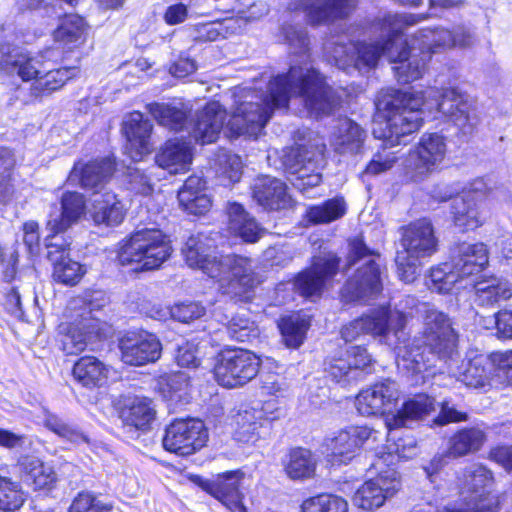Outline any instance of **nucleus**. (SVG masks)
Listing matches in <instances>:
<instances>
[{
	"instance_id": "1",
	"label": "nucleus",
	"mask_w": 512,
	"mask_h": 512,
	"mask_svg": "<svg viewBox=\"0 0 512 512\" xmlns=\"http://www.w3.org/2000/svg\"><path fill=\"white\" fill-rule=\"evenodd\" d=\"M235 110L228 127L237 136L256 138L276 109L287 108L291 98H299L312 118L330 115L339 98L325 78L308 62L291 65L287 74H279L260 87H238L234 92Z\"/></svg>"
},
{
	"instance_id": "2",
	"label": "nucleus",
	"mask_w": 512,
	"mask_h": 512,
	"mask_svg": "<svg viewBox=\"0 0 512 512\" xmlns=\"http://www.w3.org/2000/svg\"><path fill=\"white\" fill-rule=\"evenodd\" d=\"M376 107L384 113L385 119L376 122L373 135L383 140V150L375 154L366 167L365 173L371 175L392 168L396 161L395 153L387 149L404 144L403 139L406 135L420 129L424 121L425 108L436 107L463 134H471L476 125L465 95L455 88H446L442 92L433 88L425 92L386 88L379 92Z\"/></svg>"
},
{
	"instance_id": "3",
	"label": "nucleus",
	"mask_w": 512,
	"mask_h": 512,
	"mask_svg": "<svg viewBox=\"0 0 512 512\" xmlns=\"http://www.w3.org/2000/svg\"><path fill=\"white\" fill-rule=\"evenodd\" d=\"M424 19L423 15L415 14H386L379 21L382 36L386 39L371 43H353L345 35L329 38L324 44L327 60L339 69L348 71L358 70L365 73L375 68L381 56L386 57L393 67L399 82L409 83L422 77L425 70V60L416 55H410V42L403 40L404 30Z\"/></svg>"
},
{
	"instance_id": "4",
	"label": "nucleus",
	"mask_w": 512,
	"mask_h": 512,
	"mask_svg": "<svg viewBox=\"0 0 512 512\" xmlns=\"http://www.w3.org/2000/svg\"><path fill=\"white\" fill-rule=\"evenodd\" d=\"M214 243L203 233L190 236L182 248L186 263L215 279L223 295L231 299L247 298V292L257 284L251 259L219 254Z\"/></svg>"
},
{
	"instance_id": "5",
	"label": "nucleus",
	"mask_w": 512,
	"mask_h": 512,
	"mask_svg": "<svg viewBox=\"0 0 512 512\" xmlns=\"http://www.w3.org/2000/svg\"><path fill=\"white\" fill-rule=\"evenodd\" d=\"M423 346L413 342L401 346L397 351L398 367L411 373H421L434 366L433 359L443 362L454 361L458 356V334L448 314L434 306L424 305Z\"/></svg>"
},
{
	"instance_id": "6",
	"label": "nucleus",
	"mask_w": 512,
	"mask_h": 512,
	"mask_svg": "<svg viewBox=\"0 0 512 512\" xmlns=\"http://www.w3.org/2000/svg\"><path fill=\"white\" fill-rule=\"evenodd\" d=\"M168 237L159 229L137 230L118 244L117 261L122 266H134V270L159 268L171 255Z\"/></svg>"
},
{
	"instance_id": "7",
	"label": "nucleus",
	"mask_w": 512,
	"mask_h": 512,
	"mask_svg": "<svg viewBox=\"0 0 512 512\" xmlns=\"http://www.w3.org/2000/svg\"><path fill=\"white\" fill-rule=\"evenodd\" d=\"M436 251L437 240L429 220L419 219L404 227L395 257L400 279L406 283L413 282L419 275L422 260Z\"/></svg>"
},
{
	"instance_id": "8",
	"label": "nucleus",
	"mask_w": 512,
	"mask_h": 512,
	"mask_svg": "<svg viewBox=\"0 0 512 512\" xmlns=\"http://www.w3.org/2000/svg\"><path fill=\"white\" fill-rule=\"evenodd\" d=\"M458 483L459 499L447 504L444 507L446 512H498L501 498L489 491L494 479L484 465L474 463L467 466L458 477Z\"/></svg>"
},
{
	"instance_id": "9",
	"label": "nucleus",
	"mask_w": 512,
	"mask_h": 512,
	"mask_svg": "<svg viewBox=\"0 0 512 512\" xmlns=\"http://www.w3.org/2000/svg\"><path fill=\"white\" fill-rule=\"evenodd\" d=\"M405 324L406 318L402 312L381 307L345 325L341 335L346 342H351L364 334L379 337L382 343L397 352L399 344L404 343L406 339Z\"/></svg>"
},
{
	"instance_id": "10",
	"label": "nucleus",
	"mask_w": 512,
	"mask_h": 512,
	"mask_svg": "<svg viewBox=\"0 0 512 512\" xmlns=\"http://www.w3.org/2000/svg\"><path fill=\"white\" fill-rule=\"evenodd\" d=\"M349 246V265H354L366 257L369 259L347 280L341 290V297L346 303L367 302L382 291V271L361 239L352 240Z\"/></svg>"
},
{
	"instance_id": "11",
	"label": "nucleus",
	"mask_w": 512,
	"mask_h": 512,
	"mask_svg": "<svg viewBox=\"0 0 512 512\" xmlns=\"http://www.w3.org/2000/svg\"><path fill=\"white\" fill-rule=\"evenodd\" d=\"M260 365V359L247 349H226L217 356L215 379L226 388L242 387L257 376Z\"/></svg>"
},
{
	"instance_id": "12",
	"label": "nucleus",
	"mask_w": 512,
	"mask_h": 512,
	"mask_svg": "<svg viewBox=\"0 0 512 512\" xmlns=\"http://www.w3.org/2000/svg\"><path fill=\"white\" fill-rule=\"evenodd\" d=\"M447 154L446 137L440 133H424L406 159L410 178L419 182L429 177L443 163Z\"/></svg>"
},
{
	"instance_id": "13",
	"label": "nucleus",
	"mask_w": 512,
	"mask_h": 512,
	"mask_svg": "<svg viewBox=\"0 0 512 512\" xmlns=\"http://www.w3.org/2000/svg\"><path fill=\"white\" fill-rule=\"evenodd\" d=\"M208 433L198 419H177L165 431L163 447L180 456H188L205 446Z\"/></svg>"
},
{
	"instance_id": "14",
	"label": "nucleus",
	"mask_w": 512,
	"mask_h": 512,
	"mask_svg": "<svg viewBox=\"0 0 512 512\" xmlns=\"http://www.w3.org/2000/svg\"><path fill=\"white\" fill-rule=\"evenodd\" d=\"M376 435L366 426H350L333 433L325 439L328 461L333 465L349 463L367 441L376 440Z\"/></svg>"
},
{
	"instance_id": "15",
	"label": "nucleus",
	"mask_w": 512,
	"mask_h": 512,
	"mask_svg": "<svg viewBox=\"0 0 512 512\" xmlns=\"http://www.w3.org/2000/svg\"><path fill=\"white\" fill-rule=\"evenodd\" d=\"M47 258L53 265V279L64 285H76L83 275V266L68 255L70 242L63 236L47 235L44 240Z\"/></svg>"
},
{
	"instance_id": "16",
	"label": "nucleus",
	"mask_w": 512,
	"mask_h": 512,
	"mask_svg": "<svg viewBox=\"0 0 512 512\" xmlns=\"http://www.w3.org/2000/svg\"><path fill=\"white\" fill-rule=\"evenodd\" d=\"M338 266L339 259L332 253L314 257L311 266L296 276L293 286L303 297H319L325 282L337 273Z\"/></svg>"
},
{
	"instance_id": "17",
	"label": "nucleus",
	"mask_w": 512,
	"mask_h": 512,
	"mask_svg": "<svg viewBox=\"0 0 512 512\" xmlns=\"http://www.w3.org/2000/svg\"><path fill=\"white\" fill-rule=\"evenodd\" d=\"M399 399L397 384L385 379L363 389L356 397V407L364 416L396 414L393 409Z\"/></svg>"
},
{
	"instance_id": "18",
	"label": "nucleus",
	"mask_w": 512,
	"mask_h": 512,
	"mask_svg": "<svg viewBox=\"0 0 512 512\" xmlns=\"http://www.w3.org/2000/svg\"><path fill=\"white\" fill-rule=\"evenodd\" d=\"M121 359L132 366H142L157 361L161 356V343L154 334L146 331L128 332L119 340Z\"/></svg>"
},
{
	"instance_id": "19",
	"label": "nucleus",
	"mask_w": 512,
	"mask_h": 512,
	"mask_svg": "<svg viewBox=\"0 0 512 512\" xmlns=\"http://www.w3.org/2000/svg\"><path fill=\"white\" fill-rule=\"evenodd\" d=\"M367 132L348 117L334 121L329 134V145L339 156L352 158L363 152Z\"/></svg>"
},
{
	"instance_id": "20",
	"label": "nucleus",
	"mask_w": 512,
	"mask_h": 512,
	"mask_svg": "<svg viewBox=\"0 0 512 512\" xmlns=\"http://www.w3.org/2000/svg\"><path fill=\"white\" fill-rule=\"evenodd\" d=\"M243 473L239 470L227 471L218 474L215 479H202L197 477L196 483L210 495L218 499L232 512H246L242 503L239 484Z\"/></svg>"
},
{
	"instance_id": "21",
	"label": "nucleus",
	"mask_w": 512,
	"mask_h": 512,
	"mask_svg": "<svg viewBox=\"0 0 512 512\" xmlns=\"http://www.w3.org/2000/svg\"><path fill=\"white\" fill-rule=\"evenodd\" d=\"M400 488L396 472L389 470L385 475L366 481L357 489L353 503L363 510H374L381 507L386 499L392 497Z\"/></svg>"
},
{
	"instance_id": "22",
	"label": "nucleus",
	"mask_w": 512,
	"mask_h": 512,
	"mask_svg": "<svg viewBox=\"0 0 512 512\" xmlns=\"http://www.w3.org/2000/svg\"><path fill=\"white\" fill-rule=\"evenodd\" d=\"M449 373L465 386L486 390L491 386L493 363L484 355L462 360L458 364L457 356L454 361L445 362Z\"/></svg>"
},
{
	"instance_id": "23",
	"label": "nucleus",
	"mask_w": 512,
	"mask_h": 512,
	"mask_svg": "<svg viewBox=\"0 0 512 512\" xmlns=\"http://www.w3.org/2000/svg\"><path fill=\"white\" fill-rule=\"evenodd\" d=\"M153 124L139 111L127 114L122 122V133L126 138V152L132 160L138 161L151 150Z\"/></svg>"
},
{
	"instance_id": "24",
	"label": "nucleus",
	"mask_w": 512,
	"mask_h": 512,
	"mask_svg": "<svg viewBox=\"0 0 512 512\" xmlns=\"http://www.w3.org/2000/svg\"><path fill=\"white\" fill-rule=\"evenodd\" d=\"M114 172V162L103 158L88 163H75L67 181L71 185H80L86 190L93 191L94 196L104 189L105 184Z\"/></svg>"
},
{
	"instance_id": "25",
	"label": "nucleus",
	"mask_w": 512,
	"mask_h": 512,
	"mask_svg": "<svg viewBox=\"0 0 512 512\" xmlns=\"http://www.w3.org/2000/svg\"><path fill=\"white\" fill-rule=\"evenodd\" d=\"M227 117L226 110L216 101L208 103L190 124L189 136L202 145L215 142Z\"/></svg>"
},
{
	"instance_id": "26",
	"label": "nucleus",
	"mask_w": 512,
	"mask_h": 512,
	"mask_svg": "<svg viewBox=\"0 0 512 512\" xmlns=\"http://www.w3.org/2000/svg\"><path fill=\"white\" fill-rule=\"evenodd\" d=\"M308 23L312 26L327 25L347 17L356 0H298Z\"/></svg>"
},
{
	"instance_id": "27",
	"label": "nucleus",
	"mask_w": 512,
	"mask_h": 512,
	"mask_svg": "<svg viewBox=\"0 0 512 512\" xmlns=\"http://www.w3.org/2000/svg\"><path fill=\"white\" fill-rule=\"evenodd\" d=\"M86 214V203L84 196L78 192L64 193L61 198V211L57 209L49 214L46 230L47 235H57L68 230Z\"/></svg>"
},
{
	"instance_id": "28",
	"label": "nucleus",
	"mask_w": 512,
	"mask_h": 512,
	"mask_svg": "<svg viewBox=\"0 0 512 512\" xmlns=\"http://www.w3.org/2000/svg\"><path fill=\"white\" fill-rule=\"evenodd\" d=\"M0 70L16 73L23 81L37 80L42 72V62L10 44L0 46Z\"/></svg>"
},
{
	"instance_id": "29",
	"label": "nucleus",
	"mask_w": 512,
	"mask_h": 512,
	"mask_svg": "<svg viewBox=\"0 0 512 512\" xmlns=\"http://www.w3.org/2000/svg\"><path fill=\"white\" fill-rule=\"evenodd\" d=\"M252 194L254 200L268 210H281L290 206L291 197L286 184L274 177L262 176L256 179Z\"/></svg>"
},
{
	"instance_id": "30",
	"label": "nucleus",
	"mask_w": 512,
	"mask_h": 512,
	"mask_svg": "<svg viewBox=\"0 0 512 512\" xmlns=\"http://www.w3.org/2000/svg\"><path fill=\"white\" fill-rule=\"evenodd\" d=\"M452 261L463 280L484 269L488 264V250L483 243H461L455 248Z\"/></svg>"
},
{
	"instance_id": "31",
	"label": "nucleus",
	"mask_w": 512,
	"mask_h": 512,
	"mask_svg": "<svg viewBox=\"0 0 512 512\" xmlns=\"http://www.w3.org/2000/svg\"><path fill=\"white\" fill-rule=\"evenodd\" d=\"M228 230L235 236L240 237L248 243L257 242L264 234V229L258 224L256 219L251 216L237 202H228L226 206Z\"/></svg>"
},
{
	"instance_id": "32",
	"label": "nucleus",
	"mask_w": 512,
	"mask_h": 512,
	"mask_svg": "<svg viewBox=\"0 0 512 512\" xmlns=\"http://www.w3.org/2000/svg\"><path fill=\"white\" fill-rule=\"evenodd\" d=\"M157 165L170 174L186 172L192 163L191 143L183 140H168L155 157Z\"/></svg>"
},
{
	"instance_id": "33",
	"label": "nucleus",
	"mask_w": 512,
	"mask_h": 512,
	"mask_svg": "<svg viewBox=\"0 0 512 512\" xmlns=\"http://www.w3.org/2000/svg\"><path fill=\"white\" fill-rule=\"evenodd\" d=\"M21 478L35 490L52 489L57 482L53 468L35 456L25 455L18 459Z\"/></svg>"
},
{
	"instance_id": "34",
	"label": "nucleus",
	"mask_w": 512,
	"mask_h": 512,
	"mask_svg": "<svg viewBox=\"0 0 512 512\" xmlns=\"http://www.w3.org/2000/svg\"><path fill=\"white\" fill-rule=\"evenodd\" d=\"M435 410V401L426 394H418L403 403L402 407L385 418V424L389 431L408 426L413 420L421 419Z\"/></svg>"
},
{
	"instance_id": "35",
	"label": "nucleus",
	"mask_w": 512,
	"mask_h": 512,
	"mask_svg": "<svg viewBox=\"0 0 512 512\" xmlns=\"http://www.w3.org/2000/svg\"><path fill=\"white\" fill-rule=\"evenodd\" d=\"M111 368L94 356H83L73 366V377L83 387L93 389L107 384Z\"/></svg>"
},
{
	"instance_id": "36",
	"label": "nucleus",
	"mask_w": 512,
	"mask_h": 512,
	"mask_svg": "<svg viewBox=\"0 0 512 512\" xmlns=\"http://www.w3.org/2000/svg\"><path fill=\"white\" fill-rule=\"evenodd\" d=\"M178 200L185 211L201 215L209 211L211 199L205 192V181L199 176H190L178 192Z\"/></svg>"
},
{
	"instance_id": "37",
	"label": "nucleus",
	"mask_w": 512,
	"mask_h": 512,
	"mask_svg": "<svg viewBox=\"0 0 512 512\" xmlns=\"http://www.w3.org/2000/svg\"><path fill=\"white\" fill-rule=\"evenodd\" d=\"M91 216L96 224L114 226L123 221L125 209L116 194L105 191L94 196Z\"/></svg>"
},
{
	"instance_id": "38",
	"label": "nucleus",
	"mask_w": 512,
	"mask_h": 512,
	"mask_svg": "<svg viewBox=\"0 0 512 512\" xmlns=\"http://www.w3.org/2000/svg\"><path fill=\"white\" fill-rule=\"evenodd\" d=\"M148 112L160 126L170 131H181L187 126V115L190 109L182 102L178 103H150Z\"/></svg>"
},
{
	"instance_id": "39",
	"label": "nucleus",
	"mask_w": 512,
	"mask_h": 512,
	"mask_svg": "<svg viewBox=\"0 0 512 512\" xmlns=\"http://www.w3.org/2000/svg\"><path fill=\"white\" fill-rule=\"evenodd\" d=\"M486 441L485 432L478 427L464 428L450 439L446 456L459 458L479 451Z\"/></svg>"
},
{
	"instance_id": "40",
	"label": "nucleus",
	"mask_w": 512,
	"mask_h": 512,
	"mask_svg": "<svg viewBox=\"0 0 512 512\" xmlns=\"http://www.w3.org/2000/svg\"><path fill=\"white\" fill-rule=\"evenodd\" d=\"M156 411L152 401L145 397H134L125 403L121 410V419L127 426L136 429H147L155 419Z\"/></svg>"
},
{
	"instance_id": "41",
	"label": "nucleus",
	"mask_w": 512,
	"mask_h": 512,
	"mask_svg": "<svg viewBox=\"0 0 512 512\" xmlns=\"http://www.w3.org/2000/svg\"><path fill=\"white\" fill-rule=\"evenodd\" d=\"M474 302L480 306H494L512 297V286L504 280L490 278L473 284Z\"/></svg>"
},
{
	"instance_id": "42",
	"label": "nucleus",
	"mask_w": 512,
	"mask_h": 512,
	"mask_svg": "<svg viewBox=\"0 0 512 512\" xmlns=\"http://www.w3.org/2000/svg\"><path fill=\"white\" fill-rule=\"evenodd\" d=\"M317 461L308 449L294 448L283 461L284 471L292 480H305L315 474Z\"/></svg>"
},
{
	"instance_id": "43",
	"label": "nucleus",
	"mask_w": 512,
	"mask_h": 512,
	"mask_svg": "<svg viewBox=\"0 0 512 512\" xmlns=\"http://www.w3.org/2000/svg\"><path fill=\"white\" fill-rule=\"evenodd\" d=\"M453 41V34L447 29L423 28L411 37L410 44L412 49H418L422 53H433L437 48L453 47Z\"/></svg>"
},
{
	"instance_id": "44",
	"label": "nucleus",
	"mask_w": 512,
	"mask_h": 512,
	"mask_svg": "<svg viewBox=\"0 0 512 512\" xmlns=\"http://www.w3.org/2000/svg\"><path fill=\"white\" fill-rule=\"evenodd\" d=\"M452 214L455 225L463 230H473L484 222L480 203L464 196L453 201Z\"/></svg>"
},
{
	"instance_id": "45",
	"label": "nucleus",
	"mask_w": 512,
	"mask_h": 512,
	"mask_svg": "<svg viewBox=\"0 0 512 512\" xmlns=\"http://www.w3.org/2000/svg\"><path fill=\"white\" fill-rule=\"evenodd\" d=\"M85 22L78 15H66L54 31V39L68 49L77 47L85 40Z\"/></svg>"
},
{
	"instance_id": "46",
	"label": "nucleus",
	"mask_w": 512,
	"mask_h": 512,
	"mask_svg": "<svg viewBox=\"0 0 512 512\" xmlns=\"http://www.w3.org/2000/svg\"><path fill=\"white\" fill-rule=\"evenodd\" d=\"M270 406L269 403H266L261 407H251L238 413L236 422L241 438L249 441L253 438L257 429L263 426L264 422L275 419L272 412L270 415L267 413Z\"/></svg>"
},
{
	"instance_id": "47",
	"label": "nucleus",
	"mask_w": 512,
	"mask_h": 512,
	"mask_svg": "<svg viewBox=\"0 0 512 512\" xmlns=\"http://www.w3.org/2000/svg\"><path fill=\"white\" fill-rule=\"evenodd\" d=\"M345 212V201L336 197L320 205L307 207L304 219L312 225L326 224L341 218Z\"/></svg>"
},
{
	"instance_id": "48",
	"label": "nucleus",
	"mask_w": 512,
	"mask_h": 512,
	"mask_svg": "<svg viewBox=\"0 0 512 512\" xmlns=\"http://www.w3.org/2000/svg\"><path fill=\"white\" fill-rule=\"evenodd\" d=\"M241 158L229 151H220L215 159L214 169L216 176L223 186H230L238 182L242 175Z\"/></svg>"
},
{
	"instance_id": "49",
	"label": "nucleus",
	"mask_w": 512,
	"mask_h": 512,
	"mask_svg": "<svg viewBox=\"0 0 512 512\" xmlns=\"http://www.w3.org/2000/svg\"><path fill=\"white\" fill-rule=\"evenodd\" d=\"M75 70L69 67H63L48 71L31 86V94L35 97H43L62 88L65 83L74 76Z\"/></svg>"
},
{
	"instance_id": "50",
	"label": "nucleus",
	"mask_w": 512,
	"mask_h": 512,
	"mask_svg": "<svg viewBox=\"0 0 512 512\" xmlns=\"http://www.w3.org/2000/svg\"><path fill=\"white\" fill-rule=\"evenodd\" d=\"M309 326V319L299 314L282 318L279 327L286 346L298 348L303 343Z\"/></svg>"
},
{
	"instance_id": "51",
	"label": "nucleus",
	"mask_w": 512,
	"mask_h": 512,
	"mask_svg": "<svg viewBox=\"0 0 512 512\" xmlns=\"http://www.w3.org/2000/svg\"><path fill=\"white\" fill-rule=\"evenodd\" d=\"M315 156L316 154H313L304 164L289 174L288 180L302 194H308L309 189L321 183V174L316 171Z\"/></svg>"
},
{
	"instance_id": "52",
	"label": "nucleus",
	"mask_w": 512,
	"mask_h": 512,
	"mask_svg": "<svg viewBox=\"0 0 512 512\" xmlns=\"http://www.w3.org/2000/svg\"><path fill=\"white\" fill-rule=\"evenodd\" d=\"M429 278L431 281L429 288L440 294L451 292L454 286L462 280L453 262L432 268Z\"/></svg>"
},
{
	"instance_id": "53",
	"label": "nucleus",
	"mask_w": 512,
	"mask_h": 512,
	"mask_svg": "<svg viewBox=\"0 0 512 512\" xmlns=\"http://www.w3.org/2000/svg\"><path fill=\"white\" fill-rule=\"evenodd\" d=\"M302 512H348V502L334 494H320L305 500Z\"/></svg>"
},
{
	"instance_id": "54",
	"label": "nucleus",
	"mask_w": 512,
	"mask_h": 512,
	"mask_svg": "<svg viewBox=\"0 0 512 512\" xmlns=\"http://www.w3.org/2000/svg\"><path fill=\"white\" fill-rule=\"evenodd\" d=\"M44 425L56 435L72 442H87V437L74 425L68 423L56 414L47 412L44 418Z\"/></svg>"
},
{
	"instance_id": "55",
	"label": "nucleus",
	"mask_w": 512,
	"mask_h": 512,
	"mask_svg": "<svg viewBox=\"0 0 512 512\" xmlns=\"http://www.w3.org/2000/svg\"><path fill=\"white\" fill-rule=\"evenodd\" d=\"M325 372L331 380L347 385L357 379V370L352 367L350 359L331 358L325 363Z\"/></svg>"
},
{
	"instance_id": "56",
	"label": "nucleus",
	"mask_w": 512,
	"mask_h": 512,
	"mask_svg": "<svg viewBox=\"0 0 512 512\" xmlns=\"http://www.w3.org/2000/svg\"><path fill=\"white\" fill-rule=\"evenodd\" d=\"M68 512H114V508L93 493L82 491L73 499Z\"/></svg>"
},
{
	"instance_id": "57",
	"label": "nucleus",
	"mask_w": 512,
	"mask_h": 512,
	"mask_svg": "<svg viewBox=\"0 0 512 512\" xmlns=\"http://www.w3.org/2000/svg\"><path fill=\"white\" fill-rule=\"evenodd\" d=\"M228 336L239 342H252L258 337V329L254 322L246 317H233L226 327Z\"/></svg>"
},
{
	"instance_id": "58",
	"label": "nucleus",
	"mask_w": 512,
	"mask_h": 512,
	"mask_svg": "<svg viewBox=\"0 0 512 512\" xmlns=\"http://www.w3.org/2000/svg\"><path fill=\"white\" fill-rule=\"evenodd\" d=\"M282 32L293 53L305 54L308 51L309 38L303 27L285 25Z\"/></svg>"
},
{
	"instance_id": "59",
	"label": "nucleus",
	"mask_w": 512,
	"mask_h": 512,
	"mask_svg": "<svg viewBox=\"0 0 512 512\" xmlns=\"http://www.w3.org/2000/svg\"><path fill=\"white\" fill-rule=\"evenodd\" d=\"M23 504V498L16 482L0 485V512H16Z\"/></svg>"
},
{
	"instance_id": "60",
	"label": "nucleus",
	"mask_w": 512,
	"mask_h": 512,
	"mask_svg": "<svg viewBox=\"0 0 512 512\" xmlns=\"http://www.w3.org/2000/svg\"><path fill=\"white\" fill-rule=\"evenodd\" d=\"M89 336L78 326H73L68 333L63 336V350L70 355L83 352L88 344Z\"/></svg>"
},
{
	"instance_id": "61",
	"label": "nucleus",
	"mask_w": 512,
	"mask_h": 512,
	"mask_svg": "<svg viewBox=\"0 0 512 512\" xmlns=\"http://www.w3.org/2000/svg\"><path fill=\"white\" fill-rule=\"evenodd\" d=\"M169 314L175 320L189 323L205 314V308L197 302L179 303L170 308Z\"/></svg>"
},
{
	"instance_id": "62",
	"label": "nucleus",
	"mask_w": 512,
	"mask_h": 512,
	"mask_svg": "<svg viewBox=\"0 0 512 512\" xmlns=\"http://www.w3.org/2000/svg\"><path fill=\"white\" fill-rule=\"evenodd\" d=\"M313 154H316V152L309 151L304 145L290 148L282 156V163L286 172L290 174L295 171L298 166L304 164Z\"/></svg>"
},
{
	"instance_id": "63",
	"label": "nucleus",
	"mask_w": 512,
	"mask_h": 512,
	"mask_svg": "<svg viewBox=\"0 0 512 512\" xmlns=\"http://www.w3.org/2000/svg\"><path fill=\"white\" fill-rule=\"evenodd\" d=\"M201 352L198 344L187 341L177 349L176 360L182 367H197L200 364Z\"/></svg>"
},
{
	"instance_id": "64",
	"label": "nucleus",
	"mask_w": 512,
	"mask_h": 512,
	"mask_svg": "<svg viewBox=\"0 0 512 512\" xmlns=\"http://www.w3.org/2000/svg\"><path fill=\"white\" fill-rule=\"evenodd\" d=\"M495 194L496 189L489 182L483 178H477L469 184L463 196L480 203L486 197L497 198Z\"/></svg>"
}]
</instances>
